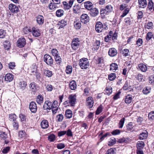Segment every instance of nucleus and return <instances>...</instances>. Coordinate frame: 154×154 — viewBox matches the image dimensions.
<instances>
[{"instance_id": "f03ea898", "label": "nucleus", "mask_w": 154, "mask_h": 154, "mask_svg": "<svg viewBox=\"0 0 154 154\" xmlns=\"http://www.w3.org/2000/svg\"><path fill=\"white\" fill-rule=\"evenodd\" d=\"M44 61L48 65H51L53 63V60L51 57L47 54H45L44 56Z\"/></svg>"}, {"instance_id": "393cba45", "label": "nucleus", "mask_w": 154, "mask_h": 154, "mask_svg": "<svg viewBox=\"0 0 154 154\" xmlns=\"http://www.w3.org/2000/svg\"><path fill=\"white\" fill-rule=\"evenodd\" d=\"M73 11L75 14H79L81 12V8L79 5H75L73 7Z\"/></svg>"}, {"instance_id": "72a5a7b5", "label": "nucleus", "mask_w": 154, "mask_h": 154, "mask_svg": "<svg viewBox=\"0 0 154 154\" xmlns=\"http://www.w3.org/2000/svg\"><path fill=\"white\" fill-rule=\"evenodd\" d=\"M154 5L152 0H149L148 1V8L149 10H151L153 9V6Z\"/></svg>"}, {"instance_id": "39448f33", "label": "nucleus", "mask_w": 154, "mask_h": 154, "mask_svg": "<svg viewBox=\"0 0 154 154\" xmlns=\"http://www.w3.org/2000/svg\"><path fill=\"white\" fill-rule=\"evenodd\" d=\"M26 40L24 38H19L17 42V46L20 48H22L24 47L26 44Z\"/></svg>"}, {"instance_id": "c9c22d12", "label": "nucleus", "mask_w": 154, "mask_h": 154, "mask_svg": "<svg viewBox=\"0 0 154 154\" xmlns=\"http://www.w3.org/2000/svg\"><path fill=\"white\" fill-rule=\"evenodd\" d=\"M17 117L15 114H10L9 116V118L10 121H16Z\"/></svg>"}, {"instance_id": "4c0bfd02", "label": "nucleus", "mask_w": 154, "mask_h": 154, "mask_svg": "<svg viewBox=\"0 0 154 154\" xmlns=\"http://www.w3.org/2000/svg\"><path fill=\"white\" fill-rule=\"evenodd\" d=\"M64 11L63 10H57L56 12V15L58 17H61L63 15Z\"/></svg>"}, {"instance_id": "c756f323", "label": "nucleus", "mask_w": 154, "mask_h": 154, "mask_svg": "<svg viewBox=\"0 0 154 154\" xmlns=\"http://www.w3.org/2000/svg\"><path fill=\"white\" fill-rule=\"evenodd\" d=\"M43 101V97L41 95H38L37 98L36 102L40 104L42 103Z\"/></svg>"}, {"instance_id": "a878e982", "label": "nucleus", "mask_w": 154, "mask_h": 154, "mask_svg": "<svg viewBox=\"0 0 154 154\" xmlns=\"http://www.w3.org/2000/svg\"><path fill=\"white\" fill-rule=\"evenodd\" d=\"M132 99V96L130 95H128L125 97V101L126 103L129 104L131 102Z\"/></svg>"}, {"instance_id": "c03bdc74", "label": "nucleus", "mask_w": 154, "mask_h": 154, "mask_svg": "<svg viewBox=\"0 0 154 154\" xmlns=\"http://www.w3.org/2000/svg\"><path fill=\"white\" fill-rule=\"evenodd\" d=\"M129 9L128 8H126L122 14L121 16V18L123 17L126 16L129 12Z\"/></svg>"}, {"instance_id": "7c9ffc66", "label": "nucleus", "mask_w": 154, "mask_h": 154, "mask_svg": "<svg viewBox=\"0 0 154 154\" xmlns=\"http://www.w3.org/2000/svg\"><path fill=\"white\" fill-rule=\"evenodd\" d=\"M105 11L107 14L108 13L111 12L112 10V7L110 5H108L106 6L105 8Z\"/></svg>"}, {"instance_id": "dca6fc26", "label": "nucleus", "mask_w": 154, "mask_h": 154, "mask_svg": "<svg viewBox=\"0 0 154 154\" xmlns=\"http://www.w3.org/2000/svg\"><path fill=\"white\" fill-rule=\"evenodd\" d=\"M14 79V76L11 73H8L5 75V79L7 82L11 81Z\"/></svg>"}, {"instance_id": "2eb2a0df", "label": "nucleus", "mask_w": 154, "mask_h": 154, "mask_svg": "<svg viewBox=\"0 0 154 154\" xmlns=\"http://www.w3.org/2000/svg\"><path fill=\"white\" fill-rule=\"evenodd\" d=\"M138 5L140 8H145L147 5V2L146 0H138Z\"/></svg>"}, {"instance_id": "6ab92c4d", "label": "nucleus", "mask_w": 154, "mask_h": 154, "mask_svg": "<svg viewBox=\"0 0 154 154\" xmlns=\"http://www.w3.org/2000/svg\"><path fill=\"white\" fill-rule=\"evenodd\" d=\"M138 69H140L142 72H145L147 70V68L145 64L140 63L138 65Z\"/></svg>"}, {"instance_id": "9b49d317", "label": "nucleus", "mask_w": 154, "mask_h": 154, "mask_svg": "<svg viewBox=\"0 0 154 154\" xmlns=\"http://www.w3.org/2000/svg\"><path fill=\"white\" fill-rule=\"evenodd\" d=\"M32 33L33 35L35 37H38L41 34L40 31L38 28L35 27L32 28Z\"/></svg>"}, {"instance_id": "f3484780", "label": "nucleus", "mask_w": 154, "mask_h": 154, "mask_svg": "<svg viewBox=\"0 0 154 154\" xmlns=\"http://www.w3.org/2000/svg\"><path fill=\"white\" fill-rule=\"evenodd\" d=\"M86 102L89 107V108H91L94 104V101L92 97H88L86 99Z\"/></svg>"}, {"instance_id": "09e8293b", "label": "nucleus", "mask_w": 154, "mask_h": 154, "mask_svg": "<svg viewBox=\"0 0 154 154\" xmlns=\"http://www.w3.org/2000/svg\"><path fill=\"white\" fill-rule=\"evenodd\" d=\"M74 26L76 29H79L81 27V24L79 21L74 22Z\"/></svg>"}, {"instance_id": "0e129e2a", "label": "nucleus", "mask_w": 154, "mask_h": 154, "mask_svg": "<svg viewBox=\"0 0 154 154\" xmlns=\"http://www.w3.org/2000/svg\"><path fill=\"white\" fill-rule=\"evenodd\" d=\"M120 133V130H118V129H116L115 130H114L112 131V132L111 134L113 135H116L118 134H119Z\"/></svg>"}, {"instance_id": "680f3d73", "label": "nucleus", "mask_w": 154, "mask_h": 154, "mask_svg": "<svg viewBox=\"0 0 154 154\" xmlns=\"http://www.w3.org/2000/svg\"><path fill=\"white\" fill-rule=\"evenodd\" d=\"M143 43L142 39L141 38H139L136 41V44L138 46H141Z\"/></svg>"}, {"instance_id": "774afa93", "label": "nucleus", "mask_w": 154, "mask_h": 154, "mask_svg": "<svg viewBox=\"0 0 154 154\" xmlns=\"http://www.w3.org/2000/svg\"><path fill=\"white\" fill-rule=\"evenodd\" d=\"M149 82L151 83H154V75H152L149 77Z\"/></svg>"}, {"instance_id": "9d476101", "label": "nucleus", "mask_w": 154, "mask_h": 154, "mask_svg": "<svg viewBox=\"0 0 154 154\" xmlns=\"http://www.w3.org/2000/svg\"><path fill=\"white\" fill-rule=\"evenodd\" d=\"M58 109V102L57 101H54L52 103V111L54 114H56Z\"/></svg>"}, {"instance_id": "bf43d9fd", "label": "nucleus", "mask_w": 154, "mask_h": 154, "mask_svg": "<svg viewBox=\"0 0 154 154\" xmlns=\"http://www.w3.org/2000/svg\"><path fill=\"white\" fill-rule=\"evenodd\" d=\"M55 136L54 134H51L48 137V140L50 141H53L55 140Z\"/></svg>"}, {"instance_id": "bb28decb", "label": "nucleus", "mask_w": 154, "mask_h": 154, "mask_svg": "<svg viewBox=\"0 0 154 154\" xmlns=\"http://www.w3.org/2000/svg\"><path fill=\"white\" fill-rule=\"evenodd\" d=\"M147 136V132L146 131L145 132H143L140 134L139 136V138L140 140H143L146 138Z\"/></svg>"}, {"instance_id": "052dcab7", "label": "nucleus", "mask_w": 154, "mask_h": 154, "mask_svg": "<svg viewBox=\"0 0 154 154\" xmlns=\"http://www.w3.org/2000/svg\"><path fill=\"white\" fill-rule=\"evenodd\" d=\"M148 118L149 119H154V111H152L149 114Z\"/></svg>"}, {"instance_id": "864d4df0", "label": "nucleus", "mask_w": 154, "mask_h": 154, "mask_svg": "<svg viewBox=\"0 0 154 154\" xmlns=\"http://www.w3.org/2000/svg\"><path fill=\"white\" fill-rule=\"evenodd\" d=\"M122 54L124 56L126 57L129 55L128 53L129 52V50L127 49H125L123 50Z\"/></svg>"}, {"instance_id": "cd10ccee", "label": "nucleus", "mask_w": 154, "mask_h": 154, "mask_svg": "<svg viewBox=\"0 0 154 154\" xmlns=\"http://www.w3.org/2000/svg\"><path fill=\"white\" fill-rule=\"evenodd\" d=\"M44 74L45 76L50 77L52 75V72L51 71L45 69L44 70Z\"/></svg>"}, {"instance_id": "a211bd4d", "label": "nucleus", "mask_w": 154, "mask_h": 154, "mask_svg": "<svg viewBox=\"0 0 154 154\" xmlns=\"http://www.w3.org/2000/svg\"><path fill=\"white\" fill-rule=\"evenodd\" d=\"M84 6L85 8L89 10H91L93 7L92 3L89 1H87L84 3Z\"/></svg>"}, {"instance_id": "49530a36", "label": "nucleus", "mask_w": 154, "mask_h": 154, "mask_svg": "<svg viewBox=\"0 0 154 154\" xmlns=\"http://www.w3.org/2000/svg\"><path fill=\"white\" fill-rule=\"evenodd\" d=\"M63 118V115L61 114H60L57 116L56 119V121L57 122H61L62 121Z\"/></svg>"}, {"instance_id": "de8ad7c7", "label": "nucleus", "mask_w": 154, "mask_h": 154, "mask_svg": "<svg viewBox=\"0 0 154 154\" xmlns=\"http://www.w3.org/2000/svg\"><path fill=\"white\" fill-rule=\"evenodd\" d=\"M116 76L115 73H112L109 75L108 78L110 81H112L116 78Z\"/></svg>"}, {"instance_id": "0eeeda50", "label": "nucleus", "mask_w": 154, "mask_h": 154, "mask_svg": "<svg viewBox=\"0 0 154 154\" xmlns=\"http://www.w3.org/2000/svg\"><path fill=\"white\" fill-rule=\"evenodd\" d=\"M80 20L82 23H86L89 21V17L87 14H83L81 16Z\"/></svg>"}, {"instance_id": "b1692460", "label": "nucleus", "mask_w": 154, "mask_h": 154, "mask_svg": "<svg viewBox=\"0 0 154 154\" xmlns=\"http://www.w3.org/2000/svg\"><path fill=\"white\" fill-rule=\"evenodd\" d=\"M70 89L72 90H75L76 88L77 85L76 82L74 81L71 82L69 84Z\"/></svg>"}, {"instance_id": "4468645a", "label": "nucleus", "mask_w": 154, "mask_h": 154, "mask_svg": "<svg viewBox=\"0 0 154 154\" xmlns=\"http://www.w3.org/2000/svg\"><path fill=\"white\" fill-rule=\"evenodd\" d=\"M108 54L110 57H113L117 54V51L116 49L114 48H110L109 49Z\"/></svg>"}, {"instance_id": "e2e57ef3", "label": "nucleus", "mask_w": 154, "mask_h": 154, "mask_svg": "<svg viewBox=\"0 0 154 154\" xmlns=\"http://www.w3.org/2000/svg\"><path fill=\"white\" fill-rule=\"evenodd\" d=\"M26 135V133L25 131H20L19 133V136L21 138L24 137Z\"/></svg>"}, {"instance_id": "e433bc0d", "label": "nucleus", "mask_w": 154, "mask_h": 154, "mask_svg": "<svg viewBox=\"0 0 154 154\" xmlns=\"http://www.w3.org/2000/svg\"><path fill=\"white\" fill-rule=\"evenodd\" d=\"M19 118L20 119L21 122L23 123H25L26 121V116L25 115L21 114L19 115Z\"/></svg>"}, {"instance_id": "5701e85b", "label": "nucleus", "mask_w": 154, "mask_h": 154, "mask_svg": "<svg viewBox=\"0 0 154 154\" xmlns=\"http://www.w3.org/2000/svg\"><path fill=\"white\" fill-rule=\"evenodd\" d=\"M145 146L144 142L142 141H139L137 144V147L138 149H143Z\"/></svg>"}, {"instance_id": "2f4dec72", "label": "nucleus", "mask_w": 154, "mask_h": 154, "mask_svg": "<svg viewBox=\"0 0 154 154\" xmlns=\"http://www.w3.org/2000/svg\"><path fill=\"white\" fill-rule=\"evenodd\" d=\"M130 86L129 85L128 82H126L123 87V89L124 90H128L129 91H131L132 89L130 88Z\"/></svg>"}, {"instance_id": "3c124183", "label": "nucleus", "mask_w": 154, "mask_h": 154, "mask_svg": "<svg viewBox=\"0 0 154 154\" xmlns=\"http://www.w3.org/2000/svg\"><path fill=\"white\" fill-rule=\"evenodd\" d=\"M150 89L149 88L146 87L143 90V93L145 94H147L150 92Z\"/></svg>"}, {"instance_id": "423d86ee", "label": "nucleus", "mask_w": 154, "mask_h": 154, "mask_svg": "<svg viewBox=\"0 0 154 154\" xmlns=\"http://www.w3.org/2000/svg\"><path fill=\"white\" fill-rule=\"evenodd\" d=\"M9 8L10 11L13 13H17L19 11L18 8L13 4L9 5Z\"/></svg>"}, {"instance_id": "37998d69", "label": "nucleus", "mask_w": 154, "mask_h": 154, "mask_svg": "<svg viewBox=\"0 0 154 154\" xmlns=\"http://www.w3.org/2000/svg\"><path fill=\"white\" fill-rule=\"evenodd\" d=\"M51 53L54 57L59 55L58 52L56 49H53L51 51Z\"/></svg>"}, {"instance_id": "7ed1b4c3", "label": "nucleus", "mask_w": 154, "mask_h": 154, "mask_svg": "<svg viewBox=\"0 0 154 154\" xmlns=\"http://www.w3.org/2000/svg\"><path fill=\"white\" fill-rule=\"evenodd\" d=\"M79 44V41L78 38L73 39L72 42L71 47L73 49L75 50L78 48Z\"/></svg>"}, {"instance_id": "4d7b16f0", "label": "nucleus", "mask_w": 154, "mask_h": 154, "mask_svg": "<svg viewBox=\"0 0 154 154\" xmlns=\"http://www.w3.org/2000/svg\"><path fill=\"white\" fill-rule=\"evenodd\" d=\"M6 34L5 31L2 29L0 30V38H4Z\"/></svg>"}, {"instance_id": "69168bd1", "label": "nucleus", "mask_w": 154, "mask_h": 154, "mask_svg": "<svg viewBox=\"0 0 154 154\" xmlns=\"http://www.w3.org/2000/svg\"><path fill=\"white\" fill-rule=\"evenodd\" d=\"M65 147L64 144L63 143H59L57 144V147L58 149H61Z\"/></svg>"}, {"instance_id": "f8f14e48", "label": "nucleus", "mask_w": 154, "mask_h": 154, "mask_svg": "<svg viewBox=\"0 0 154 154\" xmlns=\"http://www.w3.org/2000/svg\"><path fill=\"white\" fill-rule=\"evenodd\" d=\"M29 108L32 112L35 113L36 112L37 106L35 102L32 101L30 103L29 106Z\"/></svg>"}, {"instance_id": "8fccbe9b", "label": "nucleus", "mask_w": 154, "mask_h": 154, "mask_svg": "<svg viewBox=\"0 0 154 154\" xmlns=\"http://www.w3.org/2000/svg\"><path fill=\"white\" fill-rule=\"evenodd\" d=\"M60 22L61 24L60 27L61 28L63 27L64 26L67 24L66 19H65L64 20H62L60 21Z\"/></svg>"}, {"instance_id": "f704fd0d", "label": "nucleus", "mask_w": 154, "mask_h": 154, "mask_svg": "<svg viewBox=\"0 0 154 154\" xmlns=\"http://www.w3.org/2000/svg\"><path fill=\"white\" fill-rule=\"evenodd\" d=\"M55 61L57 64L60 65L62 62V59L58 55L54 57Z\"/></svg>"}, {"instance_id": "c85d7f7f", "label": "nucleus", "mask_w": 154, "mask_h": 154, "mask_svg": "<svg viewBox=\"0 0 154 154\" xmlns=\"http://www.w3.org/2000/svg\"><path fill=\"white\" fill-rule=\"evenodd\" d=\"M26 86V82L23 81H21L19 83V86L22 90H24Z\"/></svg>"}, {"instance_id": "4be33fe9", "label": "nucleus", "mask_w": 154, "mask_h": 154, "mask_svg": "<svg viewBox=\"0 0 154 154\" xmlns=\"http://www.w3.org/2000/svg\"><path fill=\"white\" fill-rule=\"evenodd\" d=\"M29 87L30 89L32 91H36L38 89V86L34 82H32L29 85Z\"/></svg>"}, {"instance_id": "5fc2aeb1", "label": "nucleus", "mask_w": 154, "mask_h": 154, "mask_svg": "<svg viewBox=\"0 0 154 154\" xmlns=\"http://www.w3.org/2000/svg\"><path fill=\"white\" fill-rule=\"evenodd\" d=\"M153 35L152 32H149L146 35V39L147 41L149 40L152 37Z\"/></svg>"}, {"instance_id": "f257e3e1", "label": "nucleus", "mask_w": 154, "mask_h": 154, "mask_svg": "<svg viewBox=\"0 0 154 154\" xmlns=\"http://www.w3.org/2000/svg\"><path fill=\"white\" fill-rule=\"evenodd\" d=\"M89 64L88 60L86 58H82L79 60V65L82 69H86L88 68L89 66Z\"/></svg>"}, {"instance_id": "412c9836", "label": "nucleus", "mask_w": 154, "mask_h": 154, "mask_svg": "<svg viewBox=\"0 0 154 154\" xmlns=\"http://www.w3.org/2000/svg\"><path fill=\"white\" fill-rule=\"evenodd\" d=\"M41 126L42 128L43 129L47 128L49 126L48 121L46 120H42L41 123Z\"/></svg>"}, {"instance_id": "338daca9", "label": "nucleus", "mask_w": 154, "mask_h": 154, "mask_svg": "<svg viewBox=\"0 0 154 154\" xmlns=\"http://www.w3.org/2000/svg\"><path fill=\"white\" fill-rule=\"evenodd\" d=\"M10 147L9 146H7L4 148L3 150L2 151V152L3 153L5 154L7 153L9 151Z\"/></svg>"}, {"instance_id": "a18cd8bd", "label": "nucleus", "mask_w": 154, "mask_h": 154, "mask_svg": "<svg viewBox=\"0 0 154 154\" xmlns=\"http://www.w3.org/2000/svg\"><path fill=\"white\" fill-rule=\"evenodd\" d=\"M0 137L2 139L5 140L7 138V135L4 132H0Z\"/></svg>"}, {"instance_id": "603ef678", "label": "nucleus", "mask_w": 154, "mask_h": 154, "mask_svg": "<svg viewBox=\"0 0 154 154\" xmlns=\"http://www.w3.org/2000/svg\"><path fill=\"white\" fill-rule=\"evenodd\" d=\"M103 109L102 106V105H100L97 108L96 112V114L97 115L99 114L100 113L102 112Z\"/></svg>"}, {"instance_id": "473e14b6", "label": "nucleus", "mask_w": 154, "mask_h": 154, "mask_svg": "<svg viewBox=\"0 0 154 154\" xmlns=\"http://www.w3.org/2000/svg\"><path fill=\"white\" fill-rule=\"evenodd\" d=\"M117 68V65L116 63H112L110 65V70L114 72V71L116 70Z\"/></svg>"}, {"instance_id": "ddd939ff", "label": "nucleus", "mask_w": 154, "mask_h": 154, "mask_svg": "<svg viewBox=\"0 0 154 154\" xmlns=\"http://www.w3.org/2000/svg\"><path fill=\"white\" fill-rule=\"evenodd\" d=\"M90 10V14L92 17H95L99 14V12L98 9L95 8H92Z\"/></svg>"}, {"instance_id": "79ce46f5", "label": "nucleus", "mask_w": 154, "mask_h": 154, "mask_svg": "<svg viewBox=\"0 0 154 154\" xmlns=\"http://www.w3.org/2000/svg\"><path fill=\"white\" fill-rule=\"evenodd\" d=\"M125 121V118H122L120 121L119 123V128H122L123 126Z\"/></svg>"}, {"instance_id": "1a4fd4ad", "label": "nucleus", "mask_w": 154, "mask_h": 154, "mask_svg": "<svg viewBox=\"0 0 154 154\" xmlns=\"http://www.w3.org/2000/svg\"><path fill=\"white\" fill-rule=\"evenodd\" d=\"M103 29V26L102 23L100 21L97 22L95 25V30L98 32H101Z\"/></svg>"}, {"instance_id": "ea45409f", "label": "nucleus", "mask_w": 154, "mask_h": 154, "mask_svg": "<svg viewBox=\"0 0 154 154\" xmlns=\"http://www.w3.org/2000/svg\"><path fill=\"white\" fill-rule=\"evenodd\" d=\"M134 126L132 123L130 122L127 126V129L130 131H133L134 130Z\"/></svg>"}, {"instance_id": "20e7f679", "label": "nucleus", "mask_w": 154, "mask_h": 154, "mask_svg": "<svg viewBox=\"0 0 154 154\" xmlns=\"http://www.w3.org/2000/svg\"><path fill=\"white\" fill-rule=\"evenodd\" d=\"M45 110L48 111L52 109V103L49 100L45 101L43 106Z\"/></svg>"}, {"instance_id": "a19ab883", "label": "nucleus", "mask_w": 154, "mask_h": 154, "mask_svg": "<svg viewBox=\"0 0 154 154\" xmlns=\"http://www.w3.org/2000/svg\"><path fill=\"white\" fill-rule=\"evenodd\" d=\"M57 4H56V3H52V2H51L48 5V7L49 8L50 10H53L54 9V8H56L57 7Z\"/></svg>"}, {"instance_id": "6e6d98bb", "label": "nucleus", "mask_w": 154, "mask_h": 154, "mask_svg": "<svg viewBox=\"0 0 154 154\" xmlns=\"http://www.w3.org/2000/svg\"><path fill=\"white\" fill-rule=\"evenodd\" d=\"M8 66L9 69H13L15 66V63L14 62H10L8 63Z\"/></svg>"}, {"instance_id": "58836bf2", "label": "nucleus", "mask_w": 154, "mask_h": 154, "mask_svg": "<svg viewBox=\"0 0 154 154\" xmlns=\"http://www.w3.org/2000/svg\"><path fill=\"white\" fill-rule=\"evenodd\" d=\"M100 44V42L99 41L97 40L96 41L94 45L93 48L96 50L98 49Z\"/></svg>"}, {"instance_id": "6e6552de", "label": "nucleus", "mask_w": 154, "mask_h": 154, "mask_svg": "<svg viewBox=\"0 0 154 154\" xmlns=\"http://www.w3.org/2000/svg\"><path fill=\"white\" fill-rule=\"evenodd\" d=\"M69 103L71 106H73L75 104L76 100V96L75 94H71L70 95L69 97Z\"/></svg>"}, {"instance_id": "aec40b11", "label": "nucleus", "mask_w": 154, "mask_h": 154, "mask_svg": "<svg viewBox=\"0 0 154 154\" xmlns=\"http://www.w3.org/2000/svg\"><path fill=\"white\" fill-rule=\"evenodd\" d=\"M36 20L38 24L42 25L44 22V17L42 16L38 15L36 17Z\"/></svg>"}, {"instance_id": "13d9d810", "label": "nucleus", "mask_w": 154, "mask_h": 154, "mask_svg": "<svg viewBox=\"0 0 154 154\" xmlns=\"http://www.w3.org/2000/svg\"><path fill=\"white\" fill-rule=\"evenodd\" d=\"M106 154H116V152L114 149L112 148H111L107 150Z\"/></svg>"}]
</instances>
